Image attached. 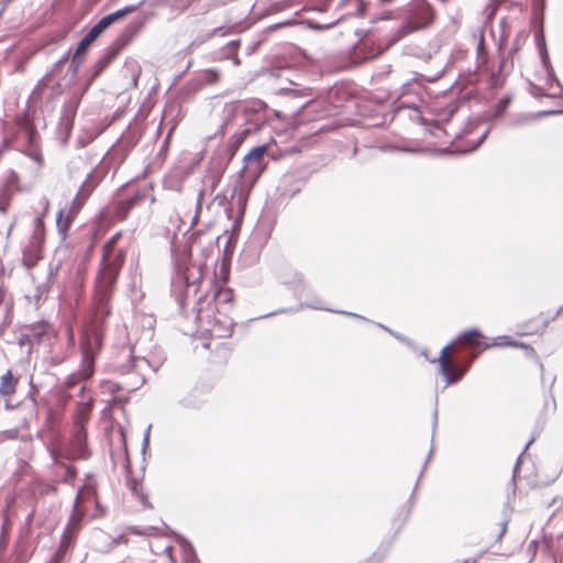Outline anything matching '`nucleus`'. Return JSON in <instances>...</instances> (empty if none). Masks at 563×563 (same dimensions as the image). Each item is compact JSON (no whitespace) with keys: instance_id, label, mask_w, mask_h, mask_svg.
Listing matches in <instances>:
<instances>
[{"instance_id":"obj_13","label":"nucleus","mask_w":563,"mask_h":563,"mask_svg":"<svg viewBox=\"0 0 563 563\" xmlns=\"http://www.w3.org/2000/svg\"><path fill=\"white\" fill-rule=\"evenodd\" d=\"M18 384L19 378H15L11 371L0 377V397L4 399L7 407H10L9 402L16 393Z\"/></svg>"},{"instance_id":"obj_23","label":"nucleus","mask_w":563,"mask_h":563,"mask_svg":"<svg viewBox=\"0 0 563 563\" xmlns=\"http://www.w3.org/2000/svg\"><path fill=\"white\" fill-rule=\"evenodd\" d=\"M86 273H87V264L82 263L77 268V276L75 279V287L77 288L79 296L81 295L82 289H84Z\"/></svg>"},{"instance_id":"obj_20","label":"nucleus","mask_w":563,"mask_h":563,"mask_svg":"<svg viewBox=\"0 0 563 563\" xmlns=\"http://www.w3.org/2000/svg\"><path fill=\"white\" fill-rule=\"evenodd\" d=\"M476 62L478 67H484L488 63V52L485 44V35L482 32L476 46Z\"/></svg>"},{"instance_id":"obj_19","label":"nucleus","mask_w":563,"mask_h":563,"mask_svg":"<svg viewBox=\"0 0 563 563\" xmlns=\"http://www.w3.org/2000/svg\"><path fill=\"white\" fill-rule=\"evenodd\" d=\"M52 457L56 465L65 468V474L63 475L62 481L65 483H71L75 479V477L77 476V468L73 465L65 464L64 462H60L58 460V454L55 451L52 452Z\"/></svg>"},{"instance_id":"obj_36","label":"nucleus","mask_w":563,"mask_h":563,"mask_svg":"<svg viewBox=\"0 0 563 563\" xmlns=\"http://www.w3.org/2000/svg\"><path fill=\"white\" fill-rule=\"evenodd\" d=\"M33 134H35V131L33 128H30L29 129V135H30V139H32Z\"/></svg>"},{"instance_id":"obj_27","label":"nucleus","mask_w":563,"mask_h":563,"mask_svg":"<svg viewBox=\"0 0 563 563\" xmlns=\"http://www.w3.org/2000/svg\"><path fill=\"white\" fill-rule=\"evenodd\" d=\"M498 9H499V5L496 2V0H489V2L487 3V5L485 8V13L487 15V19L493 20L496 12L498 11Z\"/></svg>"},{"instance_id":"obj_35","label":"nucleus","mask_w":563,"mask_h":563,"mask_svg":"<svg viewBox=\"0 0 563 563\" xmlns=\"http://www.w3.org/2000/svg\"><path fill=\"white\" fill-rule=\"evenodd\" d=\"M208 75L212 78V81L218 79V73L216 70H208Z\"/></svg>"},{"instance_id":"obj_10","label":"nucleus","mask_w":563,"mask_h":563,"mask_svg":"<svg viewBox=\"0 0 563 563\" xmlns=\"http://www.w3.org/2000/svg\"><path fill=\"white\" fill-rule=\"evenodd\" d=\"M89 490H79L75 504H74V511L69 519V522L65 530L77 533L80 527V521L85 516V510L81 508L80 504L86 499L87 495H89Z\"/></svg>"},{"instance_id":"obj_9","label":"nucleus","mask_w":563,"mask_h":563,"mask_svg":"<svg viewBox=\"0 0 563 563\" xmlns=\"http://www.w3.org/2000/svg\"><path fill=\"white\" fill-rule=\"evenodd\" d=\"M269 150V145H261L254 147L244 158L245 167L247 170H252L255 176H258L264 166L263 159Z\"/></svg>"},{"instance_id":"obj_17","label":"nucleus","mask_w":563,"mask_h":563,"mask_svg":"<svg viewBox=\"0 0 563 563\" xmlns=\"http://www.w3.org/2000/svg\"><path fill=\"white\" fill-rule=\"evenodd\" d=\"M130 37L131 36L128 34H122L113 42V44L109 47L108 54L106 56V65L110 63L125 45H128Z\"/></svg>"},{"instance_id":"obj_18","label":"nucleus","mask_w":563,"mask_h":563,"mask_svg":"<svg viewBox=\"0 0 563 563\" xmlns=\"http://www.w3.org/2000/svg\"><path fill=\"white\" fill-rule=\"evenodd\" d=\"M128 486L131 492L139 497L144 508H152V504L150 503L147 495L143 493V485L141 482L131 478L128 479Z\"/></svg>"},{"instance_id":"obj_29","label":"nucleus","mask_w":563,"mask_h":563,"mask_svg":"<svg viewBox=\"0 0 563 563\" xmlns=\"http://www.w3.org/2000/svg\"><path fill=\"white\" fill-rule=\"evenodd\" d=\"M202 201H203V192L200 191L198 197H197V205H196V216H195V219H194V223L192 225H196L197 224V221H198V218H199V214L201 212V209H202Z\"/></svg>"},{"instance_id":"obj_11","label":"nucleus","mask_w":563,"mask_h":563,"mask_svg":"<svg viewBox=\"0 0 563 563\" xmlns=\"http://www.w3.org/2000/svg\"><path fill=\"white\" fill-rule=\"evenodd\" d=\"M145 198V194L137 191L132 197L121 200L117 203L115 210H114V217L119 221H123L128 218L130 211L140 205Z\"/></svg>"},{"instance_id":"obj_31","label":"nucleus","mask_w":563,"mask_h":563,"mask_svg":"<svg viewBox=\"0 0 563 563\" xmlns=\"http://www.w3.org/2000/svg\"><path fill=\"white\" fill-rule=\"evenodd\" d=\"M66 552H67L66 549L58 547L57 551L54 553V555L52 558L60 563L64 560Z\"/></svg>"},{"instance_id":"obj_14","label":"nucleus","mask_w":563,"mask_h":563,"mask_svg":"<svg viewBox=\"0 0 563 563\" xmlns=\"http://www.w3.org/2000/svg\"><path fill=\"white\" fill-rule=\"evenodd\" d=\"M90 338L88 343L82 345V364L79 371L80 378L89 379L95 373V354L96 352L91 347Z\"/></svg>"},{"instance_id":"obj_3","label":"nucleus","mask_w":563,"mask_h":563,"mask_svg":"<svg viewBox=\"0 0 563 563\" xmlns=\"http://www.w3.org/2000/svg\"><path fill=\"white\" fill-rule=\"evenodd\" d=\"M434 9L426 1H417L406 18L404 24L398 30V35L395 41H398L409 33L428 27L435 20Z\"/></svg>"},{"instance_id":"obj_12","label":"nucleus","mask_w":563,"mask_h":563,"mask_svg":"<svg viewBox=\"0 0 563 563\" xmlns=\"http://www.w3.org/2000/svg\"><path fill=\"white\" fill-rule=\"evenodd\" d=\"M549 323V319L540 313L532 317L527 322L519 325V333L521 335H534L542 333Z\"/></svg>"},{"instance_id":"obj_2","label":"nucleus","mask_w":563,"mask_h":563,"mask_svg":"<svg viewBox=\"0 0 563 563\" xmlns=\"http://www.w3.org/2000/svg\"><path fill=\"white\" fill-rule=\"evenodd\" d=\"M457 353L459 349L455 347V343H449L441 350L437 360L439 372L444 377L446 385L459 383L477 357V353H473L467 360L460 362L456 358Z\"/></svg>"},{"instance_id":"obj_30","label":"nucleus","mask_w":563,"mask_h":563,"mask_svg":"<svg viewBox=\"0 0 563 563\" xmlns=\"http://www.w3.org/2000/svg\"><path fill=\"white\" fill-rule=\"evenodd\" d=\"M98 236H99V230H95L93 234H92V242L88 249V252H87V260L90 258L92 252H93V249H95V244L98 240Z\"/></svg>"},{"instance_id":"obj_22","label":"nucleus","mask_w":563,"mask_h":563,"mask_svg":"<svg viewBox=\"0 0 563 563\" xmlns=\"http://www.w3.org/2000/svg\"><path fill=\"white\" fill-rule=\"evenodd\" d=\"M233 299V290L230 288H220L214 294V300L218 302L232 303Z\"/></svg>"},{"instance_id":"obj_15","label":"nucleus","mask_w":563,"mask_h":563,"mask_svg":"<svg viewBox=\"0 0 563 563\" xmlns=\"http://www.w3.org/2000/svg\"><path fill=\"white\" fill-rule=\"evenodd\" d=\"M29 489L34 496L37 497H44L49 494H56L58 490L56 482L47 483L41 479H33L29 484Z\"/></svg>"},{"instance_id":"obj_24","label":"nucleus","mask_w":563,"mask_h":563,"mask_svg":"<svg viewBox=\"0 0 563 563\" xmlns=\"http://www.w3.org/2000/svg\"><path fill=\"white\" fill-rule=\"evenodd\" d=\"M249 134H250V130L244 129V130L236 132L235 134L232 135V137L230 140V146L233 148L234 152L242 145V143L245 141V139L249 136Z\"/></svg>"},{"instance_id":"obj_7","label":"nucleus","mask_w":563,"mask_h":563,"mask_svg":"<svg viewBox=\"0 0 563 563\" xmlns=\"http://www.w3.org/2000/svg\"><path fill=\"white\" fill-rule=\"evenodd\" d=\"M499 342L487 343L479 331L468 330L462 332L452 343H455L456 349H459V345L471 347L473 350L471 354L477 353V356L482 351L492 346H525L523 344L511 341L508 336L499 338Z\"/></svg>"},{"instance_id":"obj_34","label":"nucleus","mask_w":563,"mask_h":563,"mask_svg":"<svg viewBox=\"0 0 563 563\" xmlns=\"http://www.w3.org/2000/svg\"><path fill=\"white\" fill-rule=\"evenodd\" d=\"M227 200L225 195H217L213 201H217L220 206H223Z\"/></svg>"},{"instance_id":"obj_37","label":"nucleus","mask_w":563,"mask_h":563,"mask_svg":"<svg viewBox=\"0 0 563 563\" xmlns=\"http://www.w3.org/2000/svg\"><path fill=\"white\" fill-rule=\"evenodd\" d=\"M463 563H477L476 560H465Z\"/></svg>"},{"instance_id":"obj_32","label":"nucleus","mask_w":563,"mask_h":563,"mask_svg":"<svg viewBox=\"0 0 563 563\" xmlns=\"http://www.w3.org/2000/svg\"><path fill=\"white\" fill-rule=\"evenodd\" d=\"M92 340L97 351H99L101 349L102 334L96 331L92 335Z\"/></svg>"},{"instance_id":"obj_39","label":"nucleus","mask_w":563,"mask_h":563,"mask_svg":"<svg viewBox=\"0 0 563 563\" xmlns=\"http://www.w3.org/2000/svg\"><path fill=\"white\" fill-rule=\"evenodd\" d=\"M234 63H235L236 65H239V64H240V60H239V58H238V57H235V58H234Z\"/></svg>"},{"instance_id":"obj_16","label":"nucleus","mask_w":563,"mask_h":563,"mask_svg":"<svg viewBox=\"0 0 563 563\" xmlns=\"http://www.w3.org/2000/svg\"><path fill=\"white\" fill-rule=\"evenodd\" d=\"M92 407V399L87 402H80L77 405L75 423L84 431V424L89 420Z\"/></svg>"},{"instance_id":"obj_1","label":"nucleus","mask_w":563,"mask_h":563,"mask_svg":"<svg viewBox=\"0 0 563 563\" xmlns=\"http://www.w3.org/2000/svg\"><path fill=\"white\" fill-rule=\"evenodd\" d=\"M123 240L124 232L119 230L101 246L92 290L95 313L101 323L111 314V300L130 249Z\"/></svg>"},{"instance_id":"obj_5","label":"nucleus","mask_w":563,"mask_h":563,"mask_svg":"<svg viewBox=\"0 0 563 563\" xmlns=\"http://www.w3.org/2000/svg\"><path fill=\"white\" fill-rule=\"evenodd\" d=\"M88 195L82 189L79 190L69 203L58 210L55 222L57 233L63 242L67 240L70 228L86 203Z\"/></svg>"},{"instance_id":"obj_26","label":"nucleus","mask_w":563,"mask_h":563,"mask_svg":"<svg viewBox=\"0 0 563 563\" xmlns=\"http://www.w3.org/2000/svg\"><path fill=\"white\" fill-rule=\"evenodd\" d=\"M507 531V522L499 521L494 525L492 533L496 536V540L499 541Z\"/></svg>"},{"instance_id":"obj_6","label":"nucleus","mask_w":563,"mask_h":563,"mask_svg":"<svg viewBox=\"0 0 563 563\" xmlns=\"http://www.w3.org/2000/svg\"><path fill=\"white\" fill-rule=\"evenodd\" d=\"M45 232L44 220L42 218H36L34 221L33 233L23 250L22 263L25 267L32 268L36 266L38 261L42 258Z\"/></svg>"},{"instance_id":"obj_28","label":"nucleus","mask_w":563,"mask_h":563,"mask_svg":"<svg viewBox=\"0 0 563 563\" xmlns=\"http://www.w3.org/2000/svg\"><path fill=\"white\" fill-rule=\"evenodd\" d=\"M81 379L82 378H80V374L79 373L70 375L69 377H67V379L64 383L65 389H69L71 387H74Z\"/></svg>"},{"instance_id":"obj_33","label":"nucleus","mask_w":563,"mask_h":563,"mask_svg":"<svg viewBox=\"0 0 563 563\" xmlns=\"http://www.w3.org/2000/svg\"><path fill=\"white\" fill-rule=\"evenodd\" d=\"M527 37H528V34H527V33H523V32H522V33H519V34L516 36V38H515V44H516V45H519V44H520V42H521V41H523V42H525V41L527 40Z\"/></svg>"},{"instance_id":"obj_38","label":"nucleus","mask_w":563,"mask_h":563,"mask_svg":"<svg viewBox=\"0 0 563 563\" xmlns=\"http://www.w3.org/2000/svg\"><path fill=\"white\" fill-rule=\"evenodd\" d=\"M47 563H59L55 559L51 558V560Z\"/></svg>"},{"instance_id":"obj_21","label":"nucleus","mask_w":563,"mask_h":563,"mask_svg":"<svg viewBox=\"0 0 563 563\" xmlns=\"http://www.w3.org/2000/svg\"><path fill=\"white\" fill-rule=\"evenodd\" d=\"M342 5L349 9V14L362 16L366 5L363 0H343Z\"/></svg>"},{"instance_id":"obj_25","label":"nucleus","mask_w":563,"mask_h":563,"mask_svg":"<svg viewBox=\"0 0 563 563\" xmlns=\"http://www.w3.org/2000/svg\"><path fill=\"white\" fill-rule=\"evenodd\" d=\"M76 536H77V533H75V532L64 530V533H63L60 542H59V547L63 549H66L68 551V549L71 545V543L74 542Z\"/></svg>"},{"instance_id":"obj_4","label":"nucleus","mask_w":563,"mask_h":563,"mask_svg":"<svg viewBox=\"0 0 563 563\" xmlns=\"http://www.w3.org/2000/svg\"><path fill=\"white\" fill-rule=\"evenodd\" d=\"M143 2H140L135 5H126L115 12H112L98 21L90 31L82 37L79 42L74 58L78 57L80 54H84L86 49L114 22L125 18L128 14L135 12Z\"/></svg>"},{"instance_id":"obj_8","label":"nucleus","mask_w":563,"mask_h":563,"mask_svg":"<svg viewBox=\"0 0 563 563\" xmlns=\"http://www.w3.org/2000/svg\"><path fill=\"white\" fill-rule=\"evenodd\" d=\"M214 308L211 305H208L206 309L198 308L197 320L199 322V327L210 333V335L217 336H225L227 334H231V322L228 320V324L225 322L219 321V323L211 325V321L209 320L211 314L213 313Z\"/></svg>"}]
</instances>
